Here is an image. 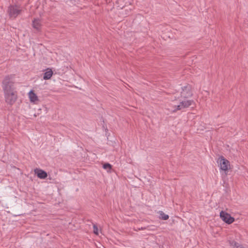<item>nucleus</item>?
Segmentation results:
<instances>
[{"label": "nucleus", "mask_w": 248, "mask_h": 248, "mask_svg": "<svg viewBox=\"0 0 248 248\" xmlns=\"http://www.w3.org/2000/svg\"><path fill=\"white\" fill-rule=\"evenodd\" d=\"M103 168L105 170H107L108 171L111 169L112 166L109 163H105L103 165Z\"/></svg>", "instance_id": "f8f14e48"}, {"label": "nucleus", "mask_w": 248, "mask_h": 248, "mask_svg": "<svg viewBox=\"0 0 248 248\" xmlns=\"http://www.w3.org/2000/svg\"><path fill=\"white\" fill-rule=\"evenodd\" d=\"M144 229V228H141V229H140V228H139V230H143Z\"/></svg>", "instance_id": "2eb2a0df"}, {"label": "nucleus", "mask_w": 248, "mask_h": 248, "mask_svg": "<svg viewBox=\"0 0 248 248\" xmlns=\"http://www.w3.org/2000/svg\"><path fill=\"white\" fill-rule=\"evenodd\" d=\"M32 26L35 29L37 30H39L40 27H41V24H40V21L38 19H35L33 21L32 23Z\"/></svg>", "instance_id": "9d476101"}, {"label": "nucleus", "mask_w": 248, "mask_h": 248, "mask_svg": "<svg viewBox=\"0 0 248 248\" xmlns=\"http://www.w3.org/2000/svg\"><path fill=\"white\" fill-rule=\"evenodd\" d=\"M192 95V93L191 91V86L186 85L182 87V91L181 92V97L184 98H188Z\"/></svg>", "instance_id": "39448f33"}, {"label": "nucleus", "mask_w": 248, "mask_h": 248, "mask_svg": "<svg viewBox=\"0 0 248 248\" xmlns=\"http://www.w3.org/2000/svg\"><path fill=\"white\" fill-rule=\"evenodd\" d=\"M233 248H246L243 247L242 245H239L236 242H234V247Z\"/></svg>", "instance_id": "4468645a"}, {"label": "nucleus", "mask_w": 248, "mask_h": 248, "mask_svg": "<svg viewBox=\"0 0 248 248\" xmlns=\"http://www.w3.org/2000/svg\"><path fill=\"white\" fill-rule=\"evenodd\" d=\"M93 229L94 233L96 235H98V229L97 226L95 224H93Z\"/></svg>", "instance_id": "ddd939ff"}, {"label": "nucleus", "mask_w": 248, "mask_h": 248, "mask_svg": "<svg viewBox=\"0 0 248 248\" xmlns=\"http://www.w3.org/2000/svg\"><path fill=\"white\" fill-rule=\"evenodd\" d=\"M2 88L5 102L12 105L16 101L17 97L13 76L8 75L4 78L2 82Z\"/></svg>", "instance_id": "f257e3e1"}, {"label": "nucleus", "mask_w": 248, "mask_h": 248, "mask_svg": "<svg viewBox=\"0 0 248 248\" xmlns=\"http://www.w3.org/2000/svg\"><path fill=\"white\" fill-rule=\"evenodd\" d=\"M35 172L38 178L40 179H45L47 177V173L42 170H35Z\"/></svg>", "instance_id": "0eeeda50"}, {"label": "nucleus", "mask_w": 248, "mask_h": 248, "mask_svg": "<svg viewBox=\"0 0 248 248\" xmlns=\"http://www.w3.org/2000/svg\"><path fill=\"white\" fill-rule=\"evenodd\" d=\"M30 101L32 102H35L38 100V97L36 94L32 91H31L29 93Z\"/></svg>", "instance_id": "1a4fd4ad"}, {"label": "nucleus", "mask_w": 248, "mask_h": 248, "mask_svg": "<svg viewBox=\"0 0 248 248\" xmlns=\"http://www.w3.org/2000/svg\"><path fill=\"white\" fill-rule=\"evenodd\" d=\"M53 75V72L51 69L47 68L46 71L44 73V79L47 80L50 79Z\"/></svg>", "instance_id": "6e6552de"}, {"label": "nucleus", "mask_w": 248, "mask_h": 248, "mask_svg": "<svg viewBox=\"0 0 248 248\" xmlns=\"http://www.w3.org/2000/svg\"><path fill=\"white\" fill-rule=\"evenodd\" d=\"M174 95V97H172L170 99L171 101H174L179 99L180 104L177 106H175V108L172 110L173 112H175L178 110H180L184 108H187L194 103V101L192 100H182L181 99H179V96H177V94L175 93Z\"/></svg>", "instance_id": "f03ea898"}, {"label": "nucleus", "mask_w": 248, "mask_h": 248, "mask_svg": "<svg viewBox=\"0 0 248 248\" xmlns=\"http://www.w3.org/2000/svg\"><path fill=\"white\" fill-rule=\"evenodd\" d=\"M159 215V218L162 220H167L169 217L168 215H166L165 214L163 211H159L158 212Z\"/></svg>", "instance_id": "9b49d317"}, {"label": "nucleus", "mask_w": 248, "mask_h": 248, "mask_svg": "<svg viewBox=\"0 0 248 248\" xmlns=\"http://www.w3.org/2000/svg\"><path fill=\"white\" fill-rule=\"evenodd\" d=\"M220 217L223 221L228 224L232 223L234 221V218L232 217L229 214L223 211L220 213Z\"/></svg>", "instance_id": "423d86ee"}, {"label": "nucleus", "mask_w": 248, "mask_h": 248, "mask_svg": "<svg viewBox=\"0 0 248 248\" xmlns=\"http://www.w3.org/2000/svg\"><path fill=\"white\" fill-rule=\"evenodd\" d=\"M218 163L220 165V169L223 170H227L230 166L229 161L225 159L223 156H220L217 160Z\"/></svg>", "instance_id": "20e7f679"}, {"label": "nucleus", "mask_w": 248, "mask_h": 248, "mask_svg": "<svg viewBox=\"0 0 248 248\" xmlns=\"http://www.w3.org/2000/svg\"><path fill=\"white\" fill-rule=\"evenodd\" d=\"M21 8L16 5H10L8 9V14L10 18H16L21 13Z\"/></svg>", "instance_id": "7ed1b4c3"}]
</instances>
